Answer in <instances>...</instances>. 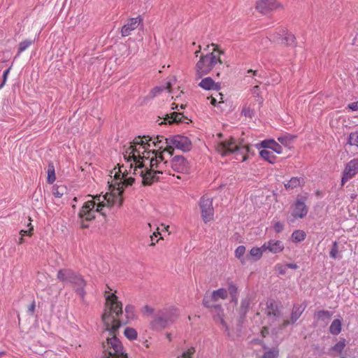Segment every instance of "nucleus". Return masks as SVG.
I'll return each mask as SVG.
<instances>
[{"label": "nucleus", "mask_w": 358, "mask_h": 358, "mask_svg": "<svg viewBox=\"0 0 358 358\" xmlns=\"http://www.w3.org/2000/svg\"><path fill=\"white\" fill-rule=\"evenodd\" d=\"M195 350L194 348H189L184 351L180 356L178 358H192V355L194 353Z\"/></svg>", "instance_id": "72a5a7b5"}, {"label": "nucleus", "mask_w": 358, "mask_h": 358, "mask_svg": "<svg viewBox=\"0 0 358 358\" xmlns=\"http://www.w3.org/2000/svg\"><path fill=\"white\" fill-rule=\"evenodd\" d=\"M216 150L222 156L234 154L236 159L241 162H245L248 159L250 152L248 145L241 144L232 138L218 142Z\"/></svg>", "instance_id": "20e7f679"}, {"label": "nucleus", "mask_w": 358, "mask_h": 358, "mask_svg": "<svg viewBox=\"0 0 358 358\" xmlns=\"http://www.w3.org/2000/svg\"><path fill=\"white\" fill-rule=\"evenodd\" d=\"M258 88H259V87H258V86H255V87H254V88H253V92H254V93H255V92H256V91H257V90H258Z\"/></svg>", "instance_id": "4d7b16f0"}, {"label": "nucleus", "mask_w": 358, "mask_h": 358, "mask_svg": "<svg viewBox=\"0 0 358 358\" xmlns=\"http://www.w3.org/2000/svg\"><path fill=\"white\" fill-rule=\"evenodd\" d=\"M124 334L129 340H135L137 338L138 334L136 329L131 327H127L124 331Z\"/></svg>", "instance_id": "a878e982"}, {"label": "nucleus", "mask_w": 358, "mask_h": 358, "mask_svg": "<svg viewBox=\"0 0 358 358\" xmlns=\"http://www.w3.org/2000/svg\"><path fill=\"white\" fill-rule=\"evenodd\" d=\"M203 304H204L206 306H208V305H207V302H206V301H203Z\"/></svg>", "instance_id": "052dcab7"}, {"label": "nucleus", "mask_w": 358, "mask_h": 358, "mask_svg": "<svg viewBox=\"0 0 358 358\" xmlns=\"http://www.w3.org/2000/svg\"><path fill=\"white\" fill-rule=\"evenodd\" d=\"M264 248V245H262L261 247H253L251 248L248 255V262H257L262 257L263 253L265 252Z\"/></svg>", "instance_id": "a211bd4d"}, {"label": "nucleus", "mask_w": 358, "mask_h": 358, "mask_svg": "<svg viewBox=\"0 0 358 358\" xmlns=\"http://www.w3.org/2000/svg\"><path fill=\"white\" fill-rule=\"evenodd\" d=\"M145 347H146V348H148V346H149V345H148V342H147V341L145 343Z\"/></svg>", "instance_id": "bf43d9fd"}, {"label": "nucleus", "mask_w": 358, "mask_h": 358, "mask_svg": "<svg viewBox=\"0 0 358 358\" xmlns=\"http://www.w3.org/2000/svg\"><path fill=\"white\" fill-rule=\"evenodd\" d=\"M143 22V19L138 16L129 19L127 23L122 27L121 33L123 36H127L131 34Z\"/></svg>", "instance_id": "ddd939ff"}, {"label": "nucleus", "mask_w": 358, "mask_h": 358, "mask_svg": "<svg viewBox=\"0 0 358 358\" xmlns=\"http://www.w3.org/2000/svg\"><path fill=\"white\" fill-rule=\"evenodd\" d=\"M275 269L280 274H284L287 270L286 266H285V265H282V264H277L275 266Z\"/></svg>", "instance_id": "c03bdc74"}, {"label": "nucleus", "mask_w": 358, "mask_h": 358, "mask_svg": "<svg viewBox=\"0 0 358 358\" xmlns=\"http://www.w3.org/2000/svg\"><path fill=\"white\" fill-rule=\"evenodd\" d=\"M167 338L170 340L171 339V337H170V334H167Z\"/></svg>", "instance_id": "680f3d73"}, {"label": "nucleus", "mask_w": 358, "mask_h": 358, "mask_svg": "<svg viewBox=\"0 0 358 358\" xmlns=\"http://www.w3.org/2000/svg\"><path fill=\"white\" fill-rule=\"evenodd\" d=\"M200 50H201V48L199 47V50H196V51L195 52V53H194V55H195V56H196V57H198V55H199V53Z\"/></svg>", "instance_id": "6e6d98bb"}, {"label": "nucleus", "mask_w": 358, "mask_h": 358, "mask_svg": "<svg viewBox=\"0 0 358 358\" xmlns=\"http://www.w3.org/2000/svg\"><path fill=\"white\" fill-rule=\"evenodd\" d=\"M301 313H302V310H301L300 308H296L295 310H294L292 313L291 322L294 323V322H296L300 317Z\"/></svg>", "instance_id": "f704fd0d"}, {"label": "nucleus", "mask_w": 358, "mask_h": 358, "mask_svg": "<svg viewBox=\"0 0 358 358\" xmlns=\"http://www.w3.org/2000/svg\"><path fill=\"white\" fill-rule=\"evenodd\" d=\"M9 71H10V69H7L6 71H5L3 72V78H4V80H6V76H8V73H9Z\"/></svg>", "instance_id": "864d4df0"}, {"label": "nucleus", "mask_w": 358, "mask_h": 358, "mask_svg": "<svg viewBox=\"0 0 358 358\" xmlns=\"http://www.w3.org/2000/svg\"><path fill=\"white\" fill-rule=\"evenodd\" d=\"M184 115L180 113L173 112L170 115H166L164 118H159L158 121L160 120L159 124H172V123H179L182 122L184 119Z\"/></svg>", "instance_id": "dca6fc26"}, {"label": "nucleus", "mask_w": 358, "mask_h": 358, "mask_svg": "<svg viewBox=\"0 0 358 358\" xmlns=\"http://www.w3.org/2000/svg\"><path fill=\"white\" fill-rule=\"evenodd\" d=\"M34 305H31V306L30 307V310H31V312H33V311H34Z\"/></svg>", "instance_id": "13d9d810"}, {"label": "nucleus", "mask_w": 358, "mask_h": 358, "mask_svg": "<svg viewBox=\"0 0 358 358\" xmlns=\"http://www.w3.org/2000/svg\"><path fill=\"white\" fill-rule=\"evenodd\" d=\"M285 266H286V269L287 268L297 269L299 267L296 264H294V263L285 264Z\"/></svg>", "instance_id": "de8ad7c7"}, {"label": "nucleus", "mask_w": 358, "mask_h": 358, "mask_svg": "<svg viewBox=\"0 0 358 358\" xmlns=\"http://www.w3.org/2000/svg\"><path fill=\"white\" fill-rule=\"evenodd\" d=\"M294 137L289 136V135H285L282 136H280L278 138V141L283 145L285 147H289L291 144V143L293 141Z\"/></svg>", "instance_id": "cd10ccee"}, {"label": "nucleus", "mask_w": 358, "mask_h": 358, "mask_svg": "<svg viewBox=\"0 0 358 358\" xmlns=\"http://www.w3.org/2000/svg\"><path fill=\"white\" fill-rule=\"evenodd\" d=\"M211 47L212 52L202 56L196 64V74L199 78L208 74L217 65L222 64L220 52L216 50L215 45L212 44Z\"/></svg>", "instance_id": "39448f33"}, {"label": "nucleus", "mask_w": 358, "mask_h": 358, "mask_svg": "<svg viewBox=\"0 0 358 358\" xmlns=\"http://www.w3.org/2000/svg\"><path fill=\"white\" fill-rule=\"evenodd\" d=\"M255 147L259 151L260 157L269 163H274L276 154L282 153V147L273 139H266L256 143Z\"/></svg>", "instance_id": "423d86ee"}, {"label": "nucleus", "mask_w": 358, "mask_h": 358, "mask_svg": "<svg viewBox=\"0 0 358 358\" xmlns=\"http://www.w3.org/2000/svg\"><path fill=\"white\" fill-rule=\"evenodd\" d=\"M278 355V350L273 349L271 351L266 352L264 353L262 358H276Z\"/></svg>", "instance_id": "4c0bfd02"}, {"label": "nucleus", "mask_w": 358, "mask_h": 358, "mask_svg": "<svg viewBox=\"0 0 358 358\" xmlns=\"http://www.w3.org/2000/svg\"><path fill=\"white\" fill-rule=\"evenodd\" d=\"M125 313L127 315V317L129 320H132L134 317V308L131 306H127L125 308Z\"/></svg>", "instance_id": "c9c22d12"}, {"label": "nucleus", "mask_w": 358, "mask_h": 358, "mask_svg": "<svg viewBox=\"0 0 358 358\" xmlns=\"http://www.w3.org/2000/svg\"><path fill=\"white\" fill-rule=\"evenodd\" d=\"M322 315H327L328 317H329V313L327 312H324V311L318 313L319 317H321Z\"/></svg>", "instance_id": "3c124183"}, {"label": "nucleus", "mask_w": 358, "mask_h": 358, "mask_svg": "<svg viewBox=\"0 0 358 358\" xmlns=\"http://www.w3.org/2000/svg\"><path fill=\"white\" fill-rule=\"evenodd\" d=\"M27 227H29V229L27 230L22 229L20 231V237H19V241H18L19 244H22L23 243L24 236H30L32 235V231L34 230V227L31 224V220L30 217H29V223L27 224Z\"/></svg>", "instance_id": "412c9836"}, {"label": "nucleus", "mask_w": 358, "mask_h": 358, "mask_svg": "<svg viewBox=\"0 0 358 358\" xmlns=\"http://www.w3.org/2000/svg\"><path fill=\"white\" fill-rule=\"evenodd\" d=\"M199 85L206 90H217L219 87L218 85L210 77H207L201 80Z\"/></svg>", "instance_id": "6ab92c4d"}, {"label": "nucleus", "mask_w": 358, "mask_h": 358, "mask_svg": "<svg viewBox=\"0 0 358 358\" xmlns=\"http://www.w3.org/2000/svg\"><path fill=\"white\" fill-rule=\"evenodd\" d=\"M55 180V171L54 169H49L48 170V181L50 183L54 182Z\"/></svg>", "instance_id": "79ce46f5"}, {"label": "nucleus", "mask_w": 358, "mask_h": 358, "mask_svg": "<svg viewBox=\"0 0 358 358\" xmlns=\"http://www.w3.org/2000/svg\"><path fill=\"white\" fill-rule=\"evenodd\" d=\"M308 213V208L303 201L301 200H297L292 206V215L295 218H303Z\"/></svg>", "instance_id": "2eb2a0df"}, {"label": "nucleus", "mask_w": 358, "mask_h": 358, "mask_svg": "<svg viewBox=\"0 0 358 358\" xmlns=\"http://www.w3.org/2000/svg\"><path fill=\"white\" fill-rule=\"evenodd\" d=\"M155 236H153V241H155Z\"/></svg>", "instance_id": "0e129e2a"}, {"label": "nucleus", "mask_w": 358, "mask_h": 358, "mask_svg": "<svg viewBox=\"0 0 358 358\" xmlns=\"http://www.w3.org/2000/svg\"><path fill=\"white\" fill-rule=\"evenodd\" d=\"M192 148L191 141L186 136L177 135L169 138L156 136L151 138L143 136L136 138L133 142L124 146V159H131V157H139L146 151L163 152L172 155L175 148L182 151H189Z\"/></svg>", "instance_id": "7ed1b4c3"}, {"label": "nucleus", "mask_w": 358, "mask_h": 358, "mask_svg": "<svg viewBox=\"0 0 358 358\" xmlns=\"http://www.w3.org/2000/svg\"><path fill=\"white\" fill-rule=\"evenodd\" d=\"M159 234H160V233L157 231V232H154L152 234V235L150 236V239H151V241H152L151 244H150L151 245H155V243L158 241V240H156L155 241H153V236H155V238H157L158 236V235H159Z\"/></svg>", "instance_id": "49530a36"}, {"label": "nucleus", "mask_w": 358, "mask_h": 358, "mask_svg": "<svg viewBox=\"0 0 358 358\" xmlns=\"http://www.w3.org/2000/svg\"><path fill=\"white\" fill-rule=\"evenodd\" d=\"M306 238V233L301 230H296L292 234V239L294 242L299 243L303 241Z\"/></svg>", "instance_id": "5701e85b"}, {"label": "nucleus", "mask_w": 358, "mask_h": 358, "mask_svg": "<svg viewBox=\"0 0 358 358\" xmlns=\"http://www.w3.org/2000/svg\"><path fill=\"white\" fill-rule=\"evenodd\" d=\"M294 41L295 37L292 34L288 32L285 33L284 38L282 39V43L288 45H291L294 43Z\"/></svg>", "instance_id": "c85d7f7f"}, {"label": "nucleus", "mask_w": 358, "mask_h": 358, "mask_svg": "<svg viewBox=\"0 0 358 358\" xmlns=\"http://www.w3.org/2000/svg\"><path fill=\"white\" fill-rule=\"evenodd\" d=\"M303 182V180L301 178H292L287 183L285 184V187L287 189L296 188Z\"/></svg>", "instance_id": "aec40b11"}, {"label": "nucleus", "mask_w": 358, "mask_h": 358, "mask_svg": "<svg viewBox=\"0 0 358 358\" xmlns=\"http://www.w3.org/2000/svg\"><path fill=\"white\" fill-rule=\"evenodd\" d=\"M263 245L265 247V252L268 251L273 254L280 253L285 249L283 242L280 240L271 239Z\"/></svg>", "instance_id": "4468645a"}, {"label": "nucleus", "mask_w": 358, "mask_h": 358, "mask_svg": "<svg viewBox=\"0 0 358 358\" xmlns=\"http://www.w3.org/2000/svg\"><path fill=\"white\" fill-rule=\"evenodd\" d=\"M52 194L56 198H60L64 194V189L59 187H54L52 189Z\"/></svg>", "instance_id": "a19ab883"}, {"label": "nucleus", "mask_w": 358, "mask_h": 358, "mask_svg": "<svg viewBox=\"0 0 358 358\" xmlns=\"http://www.w3.org/2000/svg\"><path fill=\"white\" fill-rule=\"evenodd\" d=\"M283 229H284V224L282 222H280L279 221L274 222L273 229L276 233L281 232L283 230Z\"/></svg>", "instance_id": "ea45409f"}, {"label": "nucleus", "mask_w": 358, "mask_h": 358, "mask_svg": "<svg viewBox=\"0 0 358 358\" xmlns=\"http://www.w3.org/2000/svg\"><path fill=\"white\" fill-rule=\"evenodd\" d=\"M245 247L243 245L238 246L235 250V256L242 264L248 262V255L245 256Z\"/></svg>", "instance_id": "4be33fe9"}, {"label": "nucleus", "mask_w": 358, "mask_h": 358, "mask_svg": "<svg viewBox=\"0 0 358 358\" xmlns=\"http://www.w3.org/2000/svg\"><path fill=\"white\" fill-rule=\"evenodd\" d=\"M125 163L115 167L110 172L114 178L108 181L109 192L104 194L88 195L79 213L81 227L86 228L85 221H90L97 215H105L106 210L113 206H120L122 202V193L124 186L132 185L136 177L144 185H150L159 179L162 174L174 175L173 172L187 174L190 171L189 162L183 156H175L170 164L164 157L163 152L146 151L139 157L124 159Z\"/></svg>", "instance_id": "f257e3e1"}, {"label": "nucleus", "mask_w": 358, "mask_h": 358, "mask_svg": "<svg viewBox=\"0 0 358 358\" xmlns=\"http://www.w3.org/2000/svg\"><path fill=\"white\" fill-rule=\"evenodd\" d=\"M162 227L164 229L165 231H169V226H165L164 224L162 225Z\"/></svg>", "instance_id": "5fc2aeb1"}, {"label": "nucleus", "mask_w": 358, "mask_h": 358, "mask_svg": "<svg viewBox=\"0 0 358 358\" xmlns=\"http://www.w3.org/2000/svg\"><path fill=\"white\" fill-rule=\"evenodd\" d=\"M33 43L31 40H25L22 41L19 44L18 55L24 51L28 47H29Z\"/></svg>", "instance_id": "7c9ffc66"}, {"label": "nucleus", "mask_w": 358, "mask_h": 358, "mask_svg": "<svg viewBox=\"0 0 358 358\" xmlns=\"http://www.w3.org/2000/svg\"><path fill=\"white\" fill-rule=\"evenodd\" d=\"M280 8H282V6L275 0H260L257 4V9L264 14Z\"/></svg>", "instance_id": "f8f14e48"}, {"label": "nucleus", "mask_w": 358, "mask_h": 358, "mask_svg": "<svg viewBox=\"0 0 358 358\" xmlns=\"http://www.w3.org/2000/svg\"><path fill=\"white\" fill-rule=\"evenodd\" d=\"M348 143L350 145L358 148V131L350 134Z\"/></svg>", "instance_id": "bb28decb"}, {"label": "nucleus", "mask_w": 358, "mask_h": 358, "mask_svg": "<svg viewBox=\"0 0 358 358\" xmlns=\"http://www.w3.org/2000/svg\"><path fill=\"white\" fill-rule=\"evenodd\" d=\"M237 287L232 282L229 283L227 289L220 288L215 290L212 293V299L215 301H219L220 299H226L229 294L231 297V301L237 303Z\"/></svg>", "instance_id": "1a4fd4ad"}, {"label": "nucleus", "mask_w": 358, "mask_h": 358, "mask_svg": "<svg viewBox=\"0 0 358 358\" xmlns=\"http://www.w3.org/2000/svg\"><path fill=\"white\" fill-rule=\"evenodd\" d=\"M73 201H77L76 197H75V198L73 199Z\"/></svg>", "instance_id": "e2e57ef3"}, {"label": "nucleus", "mask_w": 358, "mask_h": 358, "mask_svg": "<svg viewBox=\"0 0 358 358\" xmlns=\"http://www.w3.org/2000/svg\"><path fill=\"white\" fill-rule=\"evenodd\" d=\"M208 99L210 100V103L215 106H217V103H223V101H224L223 96L220 93H217V94L216 95V97L211 96V97H208Z\"/></svg>", "instance_id": "2f4dec72"}, {"label": "nucleus", "mask_w": 358, "mask_h": 358, "mask_svg": "<svg viewBox=\"0 0 358 358\" xmlns=\"http://www.w3.org/2000/svg\"><path fill=\"white\" fill-rule=\"evenodd\" d=\"M348 108L352 111L358 110V102H352L348 106Z\"/></svg>", "instance_id": "a18cd8bd"}, {"label": "nucleus", "mask_w": 358, "mask_h": 358, "mask_svg": "<svg viewBox=\"0 0 358 358\" xmlns=\"http://www.w3.org/2000/svg\"><path fill=\"white\" fill-rule=\"evenodd\" d=\"M203 220L205 222L211 221L214 216L213 206V198L208 195H203L199 203Z\"/></svg>", "instance_id": "6e6552de"}, {"label": "nucleus", "mask_w": 358, "mask_h": 358, "mask_svg": "<svg viewBox=\"0 0 358 358\" xmlns=\"http://www.w3.org/2000/svg\"><path fill=\"white\" fill-rule=\"evenodd\" d=\"M105 297L106 305L102 315L104 331L102 337L106 341L102 343V358H127L120 341L117 338L121 323H124L120 319L122 305L114 293L106 292Z\"/></svg>", "instance_id": "f03ea898"}, {"label": "nucleus", "mask_w": 358, "mask_h": 358, "mask_svg": "<svg viewBox=\"0 0 358 358\" xmlns=\"http://www.w3.org/2000/svg\"><path fill=\"white\" fill-rule=\"evenodd\" d=\"M241 114L251 118L254 115V110L250 106H245L242 109Z\"/></svg>", "instance_id": "473e14b6"}, {"label": "nucleus", "mask_w": 358, "mask_h": 358, "mask_svg": "<svg viewBox=\"0 0 358 358\" xmlns=\"http://www.w3.org/2000/svg\"><path fill=\"white\" fill-rule=\"evenodd\" d=\"M265 306H266V313L267 314L268 317H271L272 315L273 317H276L277 316V312L278 311L274 308L273 303L271 301H267L266 303Z\"/></svg>", "instance_id": "b1692460"}, {"label": "nucleus", "mask_w": 358, "mask_h": 358, "mask_svg": "<svg viewBox=\"0 0 358 358\" xmlns=\"http://www.w3.org/2000/svg\"><path fill=\"white\" fill-rule=\"evenodd\" d=\"M173 317L168 318L165 315L163 316L158 317L151 322L150 326L153 330L159 331L166 327L174 319L177 317V311L176 309H173Z\"/></svg>", "instance_id": "9d476101"}, {"label": "nucleus", "mask_w": 358, "mask_h": 358, "mask_svg": "<svg viewBox=\"0 0 358 358\" xmlns=\"http://www.w3.org/2000/svg\"><path fill=\"white\" fill-rule=\"evenodd\" d=\"M57 278L62 282H69L77 285L76 291L83 297L84 296L83 287L85 282L83 279L78 275H76L72 271L67 269H62L59 271L57 273Z\"/></svg>", "instance_id": "0eeeda50"}, {"label": "nucleus", "mask_w": 358, "mask_h": 358, "mask_svg": "<svg viewBox=\"0 0 358 358\" xmlns=\"http://www.w3.org/2000/svg\"><path fill=\"white\" fill-rule=\"evenodd\" d=\"M266 334H268V328L264 327V329L262 330V335L263 337L266 336Z\"/></svg>", "instance_id": "8fccbe9b"}, {"label": "nucleus", "mask_w": 358, "mask_h": 358, "mask_svg": "<svg viewBox=\"0 0 358 358\" xmlns=\"http://www.w3.org/2000/svg\"><path fill=\"white\" fill-rule=\"evenodd\" d=\"M144 311L148 313H152L153 312V309L151 307L145 306L144 308Z\"/></svg>", "instance_id": "09e8293b"}, {"label": "nucleus", "mask_w": 358, "mask_h": 358, "mask_svg": "<svg viewBox=\"0 0 358 358\" xmlns=\"http://www.w3.org/2000/svg\"><path fill=\"white\" fill-rule=\"evenodd\" d=\"M329 255L332 259H337L339 257V250L337 242H334L332 248L330 250Z\"/></svg>", "instance_id": "c756f323"}, {"label": "nucleus", "mask_w": 358, "mask_h": 358, "mask_svg": "<svg viewBox=\"0 0 358 358\" xmlns=\"http://www.w3.org/2000/svg\"><path fill=\"white\" fill-rule=\"evenodd\" d=\"M341 322L339 320H335L330 326V331L331 334L337 335L341 332Z\"/></svg>", "instance_id": "393cba45"}, {"label": "nucleus", "mask_w": 358, "mask_h": 358, "mask_svg": "<svg viewBox=\"0 0 358 358\" xmlns=\"http://www.w3.org/2000/svg\"><path fill=\"white\" fill-rule=\"evenodd\" d=\"M358 173V159H354L350 161L345 166L341 179V185L344 184L354 177Z\"/></svg>", "instance_id": "9b49d317"}, {"label": "nucleus", "mask_w": 358, "mask_h": 358, "mask_svg": "<svg viewBox=\"0 0 358 358\" xmlns=\"http://www.w3.org/2000/svg\"><path fill=\"white\" fill-rule=\"evenodd\" d=\"M177 83V78L176 77H172L170 78V80L166 83L165 86H158L153 88L150 94V97H155L158 94L164 91V90H168L169 92H171V88L176 85Z\"/></svg>", "instance_id": "f3484780"}, {"label": "nucleus", "mask_w": 358, "mask_h": 358, "mask_svg": "<svg viewBox=\"0 0 358 358\" xmlns=\"http://www.w3.org/2000/svg\"><path fill=\"white\" fill-rule=\"evenodd\" d=\"M249 306H250L249 299H243L241 301V313H245L246 312V310H248V308H249Z\"/></svg>", "instance_id": "58836bf2"}, {"label": "nucleus", "mask_w": 358, "mask_h": 358, "mask_svg": "<svg viewBox=\"0 0 358 358\" xmlns=\"http://www.w3.org/2000/svg\"><path fill=\"white\" fill-rule=\"evenodd\" d=\"M345 346V341L342 340V341H340L338 343H336L334 345L333 350H334V351H335L338 353H340L344 349Z\"/></svg>", "instance_id": "e433bc0d"}, {"label": "nucleus", "mask_w": 358, "mask_h": 358, "mask_svg": "<svg viewBox=\"0 0 358 358\" xmlns=\"http://www.w3.org/2000/svg\"><path fill=\"white\" fill-rule=\"evenodd\" d=\"M215 320L217 322H220L222 324V326L226 329V330L228 329V327L226 325L225 322H224L222 315L218 314L217 315L215 316Z\"/></svg>", "instance_id": "37998d69"}, {"label": "nucleus", "mask_w": 358, "mask_h": 358, "mask_svg": "<svg viewBox=\"0 0 358 358\" xmlns=\"http://www.w3.org/2000/svg\"><path fill=\"white\" fill-rule=\"evenodd\" d=\"M248 76H250L249 74H252V76H257V71H253L252 70H249L248 71Z\"/></svg>", "instance_id": "603ef678"}]
</instances>
